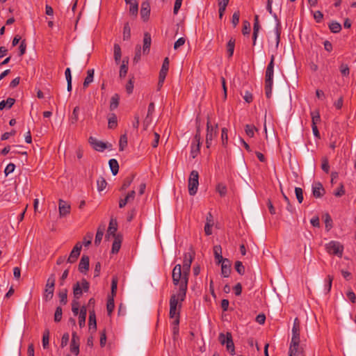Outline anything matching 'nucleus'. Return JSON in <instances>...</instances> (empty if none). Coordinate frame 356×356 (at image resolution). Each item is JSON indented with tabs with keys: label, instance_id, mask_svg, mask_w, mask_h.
<instances>
[{
	"label": "nucleus",
	"instance_id": "obj_27",
	"mask_svg": "<svg viewBox=\"0 0 356 356\" xmlns=\"http://www.w3.org/2000/svg\"><path fill=\"white\" fill-rule=\"evenodd\" d=\"M273 17H275L277 23L275 29V35H276V47H278L280 41V35H281V30L282 26L280 20L277 19V15L275 13L273 14Z\"/></svg>",
	"mask_w": 356,
	"mask_h": 356
},
{
	"label": "nucleus",
	"instance_id": "obj_63",
	"mask_svg": "<svg viewBox=\"0 0 356 356\" xmlns=\"http://www.w3.org/2000/svg\"><path fill=\"white\" fill-rule=\"evenodd\" d=\"M136 212L137 211L135 207L132 208L127 212V220L128 222H131L134 218L136 215Z\"/></svg>",
	"mask_w": 356,
	"mask_h": 356
},
{
	"label": "nucleus",
	"instance_id": "obj_18",
	"mask_svg": "<svg viewBox=\"0 0 356 356\" xmlns=\"http://www.w3.org/2000/svg\"><path fill=\"white\" fill-rule=\"evenodd\" d=\"M136 192L134 190L129 191L124 198H120L119 200V207L124 208L127 204L130 203L135 199Z\"/></svg>",
	"mask_w": 356,
	"mask_h": 356
},
{
	"label": "nucleus",
	"instance_id": "obj_39",
	"mask_svg": "<svg viewBox=\"0 0 356 356\" xmlns=\"http://www.w3.org/2000/svg\"><path fill=\"white\" fill-rule=\"evenodd\" d=\"M108 165L113 175H116L119 171V164L116 159H111L108 161Z\"/></svg>",
	"mask_w": 356,
	"mask_h": 356
},
{
	"label": "nucleus",
	"instance_id": "obj_6",
	"mask_svg": "<svg viewBox=\"0 0 356 356\" xmlns=\"http://www.w3.org/2000/svg\"><path fill=\"white\" fill-rule=\"evenodd\" d=\"M218 340L222 345H226L227 351H229L232 355L235 354L234 344L230 332H227L226 334L220 333Z\"/></svg>",
	"mask_w": 356,
	"mask_h": 356
},
{
	"label": "nucleus",
	"instance_id": "obj_42",
	"mask_svg": "<svg viewBox=\"0 0 356 356\" xmlns=\"http://www.w3.org/2000/svg\"><path fill=\"white\" fill-rule=\"evenodd\" d=\"M235 47V39L233 38H230L227 44V51L228 53L229 57H232L234 54Z\"/></svg>",
	"mask_w": 356,
	"mask_h": 356
},
{
	"label": "nucleus",
	"instance_id": "obj_28",
	"mask_svg": "<svg viewBox=\"0 0 356 356\" xmlns=\"http://www.w3.org/2000/svg\"><path fill=\"white\" fill-rule=\"evenodd\" d=\"M134 177H135V174H133V173H131L129 175H128L127 177H126L123 180V183H122L121 188H120V191H125L127 188H128L130 186V185L131 184Z\"/></svg>",
	"mask_w": 356,
	"mask_h": 356
},
{
	"label": "nucleus",
	"instance_id": "obj_35",
	"mask_svg": "<svg viewBox=\"0 0 356 356\" xmlns=\"http://www.w3.org/2000/svg\"><path fill=\"white\" fill-rule=\"evenodd\" d=\"M113 56L115 63L119 64L122 57V51L118 44H115L113 46Z\"/></svg>",
	"mask_w": 356,
	"mask_h": 356
},
{
	"label": "nucleus",
	"instance_id": "obj_2",
	"mask_svg": "<svg viewBox=\"0 0 356 356\" xmlns=\"http://www.w3.org/2000/svg\"><path fill=\"white\" fill-rule=\"evenodd\" d=\"M188 273H186V282L184 283V270L181 271V266L180 264H177L173 270L172 273V282L175 286L179 285V296L182 298H186L187 288H188Z\"/></svg>",
	"mask_w": 356,
	"mask_h": 356
},
{
	"label": "nucleus",
	"instance_id": "obj_58",
	"mask_svg": "<svg viewBox=\"0 0 356 356\" xmlns=\"http://www.w3.org/2000/svg\"><path fill=\"white\" fill-rule=\"evenodd\" d=\"M321 169L326 173L330 171V165L327 157L322 158Z\"/></svg>",
	"mask_w": 356,
	"mask_h": 356
},
{
	"label": "nucleus",
	"instance_id": "obj_13",
	"mask_svg": "<svg viewBox=\"0 0 356 356\" xmlns=\"http://www.w3.org/2000/svg\"><path fill=\"white\" fill-rule=\"evenodd\" d=\"M88 142L92 148L98 152H104L108 147L106 143L99 140L92 136L89 138Z\"/></svg>",
	"mask_w": 356,
	"mask_h": 356
},
{
	"label": "nucleus",
	"instance_id": "obj_54",
	"mask_svg": "<svg viewBox=\"0 0 356 356\" xmlns=\"http://www.w3.org/2000/svg\"><path fill=\"white\" fill-rule=\"evenodd\" d=\"M63 310L60 307H57L54 313V320L56 323H58L62 319Z\"/></svg>",
	"mask_w": 356,
	"mask_h": 356
},
{
	"label": "nucleus",
	"instance_id": "obj_33",
	"mask_svg": "<svg viewBox=\"0 0 356 356\" xmlns=\"http://www.w3.org/2000/svg\"><path fill=\"white\" fill-rule=\"evenodd\" d=\"M15 102V99L14 98L8 97L6 100H2L0 102V111L3 110L4 108H10Z\"/></svg>",
	"mask_w": 356,
	"mask_h": 356
},
{
	"label": "nucleus",
	"instance_id": "obj_49",
	"mask_svg": "<svg viewBox=\"0 0 356 356\" xmlns=\"http://www.w3.org/2000/svg\"><path fill=\"white\" fill-rule=\"evenodd\" d=\"M329 29L332 33H337L341 30V26L339 22H332L329 24Z\"/></svg>",
	"mask_w": 356,
	"mask_h": 356
},
{
	"label": "nucleus",
	"instance_id": "obj_34",
	"mask_svg": "<svg viewBox=\"0 0 356 356\" xmlns=\"http://www.w3.org/2000/svg\"><path fill=\"white\" fill-rule=\"evenodd\" d=\"M129 3H126L127 4H129V13L134 16H136L138 15V4L136 0H128Z\"/></svg>",
	"mask_w": 356,
	"mask_h": 356
},
{
	"label": "nucleus",
	"instance_id": "obj_46",
	"mask_svg": "<svg viewBox=\"0 0 356 356\" xmlns=\"http://www.w3.org/2000/svg\"><path fill=\"white\" fill-rule=\"evenodd\" d=\"M131 38V28L128 22L125 23L123 28V40H129Z\"/></svg>",
	"mask_w": 356,
	"mask_h": 356
},
{
	"label": "nucleus",
	"instance_id": "obj_44",
	"mask_svg": "<svg viewBox=\"0 0 356 356\" xmlns=\"http://www.w3.org/2000/svg\"><path fill=\"white\" fill-rule=\"evenodd\" d=\"M60 304L65 305L67 302V290L66 289H62L58 293Z\"/></svg>",
	"mask_w": 356,
	"mask_h": 356
},
{
	"label": "nucleus",
	"instance_id": "obj_20",
	"mask_svg": "<svg viewBox=\"0 0 356 356\" xmlns=\"http://www.w3.org/2000/svg\"><path fill=\"white\" fill-rule=\"evenodd\" d=\"M221 275L224 277H228L231 273V261L228 259L221 263Z\"/></svg>",
	"mask_w": 356,
	"mask_h": 356
},
{
	"label": "nucleus",
	"instance_id": "obj_56",
	"mask_svg": "<svg viewBox=\"0 0 356 356\" xmlns=\"http://www.w3.org/2000/svg\"><path fill=\"white\" fill-rule=\"evenodd\" d=\"M295 193L296 198L298 200V202L299 203H302L303 201V191L300 187H296L295 188Z\"/></svg>",
	"mask_w": 356,
	"mask_h": 356
},
{
	"label": "nucleus",
	"instance_id": "obj_23",
	"mask_svg": "<svg viewBox=\"0 0 356 356\" xmlns=\"http://www.w3.org/2000/svg\"><path fill=\"white\" fill-rule=\"evenodd\" d=\"M113 238L114 241L112 245L111 253L116 254L119 252L120 249L121 243L122 241V235L118 234V235Z\"/></svg>",
	"mask_w": 356,
	"mask_h": 356
},
{
	"label": "nucleus",
	"instance_id": "obj_22",
	"mask_svg": "<svg viewBox=\"0 0 356 356\" xmlns=\"http://www.w3.org/2000/svg\"><path fill=\"white\" fill-rule=\"evenodd\" d=\"M88 326L89 330H92L93 332H95L97 330V321H96V315L94 309L89 310V318H88Z\"/></svg>",
	"mask_w": 356,
	"mask_h": 356
},
{
	"label": "nucleus",
	"instance_id": "obj_40",
	"mask_svg": "<svg viewBox=\"0 0 356 356\" xmlns=\"http://www.w3.org/2000/svg\"><path fill=\"white\" fill-rule=\"evenodd\" d=\"M80 111V108L79 106H76L74 108L72 113L70 117V122L71 124H76L79 120V114Z\"/></svg>",
	"mask_w": 356,
	"mask_h": 356
},
{
	"label": "nucleus",
	"instance_id": "obj_7",
	"mask_svg": "<svg viewBox=\"0 0 356 356\" xmlns=\"http://www.w3.org/2000/svg\"><path fill=\"white\" fill-rule=\"evenodd\" d=\"M55 282L56 276L54 274H51L47 280L44 292V299L46 301L50 300L54 296Z\"/></svg>",
	"mask_w": 356,
	"mask_h": 356
},
{
	"label": "nucleus",
	"instance_id": "obj_36",
	"mask_svg": "<svg viewBox=\"0 0 356 356\" xmlns=\"http://www.w3.org/2000/svg\"><path fill=\"white\" fill-rule=\"evenodd\" d=\"M120 102V95L117 93L114 94L111 98L110 102V110L113 111L118 108Z\"/></svg>",
	"mask_w": 356,
	"mask_h": 356
},
{
	"label": "nucleus",
	"instance_id": "obj_55",
	"mask_svg": "<svg viewBox=\"0 0 356 356\" xmlns=\"http://www.w3.org/2000/svg\"><path fill=\"white\" fill-rule=\"evenodd\" d=\"M141 57V47L139 44H137L135 47V55L134 57V62L138 63L140 60Z\"/></svg>",
	"mask_w": 356,
	"mask_h": 356
},
{
	"label": "nucleus",
	"instance_id": "obj_11",
	"mask_svg": "<svg viewBox=\"0 0 356 356\" xmlns=\"http://www.w3.org/2000/svg\"><path fill=\"white\" fill-rule=\"evenodd\" d=\"M195 252L193 250H191L190 252L184 254V261H183V269L184 270V276H186V273H190L191 266L192 261L194 259ZM184 282H186V277H184Z\"/></svg>",
	"mask_w": 356,
	"mask_h": 356
},
{
	"label": "nucleus",
	"instance_id": "obj_15",
	"mask_svg": "<svg viewBox=\"0 0 356 356\" xmlns=\"http://www.w3.org/2000/svg\"><path fill=\"white\" fill-rule=\"evenodd\" d=\"M58 209L60 216L65 217L70 214L71 211V206L67 202L60 199L58 201Z\"/></svg>",
	"mask_w": 356,
	"mask_h": 356
},
{
	"label": "nucleus",
	"instance_id": "obj_14",
	"mask_svg": "<svg viewBox=\"0 0 356 356\" xmlns=\"http://www.w3.org/2000/svg\"><path fill=\"white\" fill-rule=\"evenodd\" d=\"M82 245L80 242H78L71 251L70 256L68 257L67 261L70 264L74 263L80 255Z\"/></svg>",
	"mask_w": 356,
	"mask_h": 356
},
{
	"label": "nucleus",
	"instance_id": "obj_37",
	"mask_svg": "<svg viewBox=\"0 0 356 356\" xmlns=\"http://www.w3.org/2000/svg\"><path fill=\"white\" fill-rule=\"evenodd\" d=\"M229 3V1H225V0H218V13H219V17L220 19L222 18V16L225 13V11L226 10V7L227 6Z\"/></svg>",
	"mask_w": 356,
	"mask_h": 356
},
{
	"label": "nucleus",
	"instance_id": "obj_17",
	"mask_svg": "<svg viewBox=\"0 0 356 356\" xmlns=\"http://www.w3.org/2000/svg\"><path fill=\"white\" fill-rule=\"evenodd\" d=\"M312 194L316 198H320L323 196L325 189L321 182L317 181L312 184Z\"/></svg>",
	"mask_w": 356,
	"mask_h": 356
},
{
	"label": "nucleus",
	"instance_id": "obj_41",
	"mask_svg": "<svg viewBox=\"0 0 356 356\" xmlns=\"http://www.w3.org/2000/svg\"><path fill=\"white\" fill-rule=\"evenodd\" d=\"M333 279V276L330 275H328L325 279L324 292L325 294H327L330 291Z\"/></svg>",
	"mask_w": 356,
	"mask_h": 356
},
{
	"label": "nucleus",
	"instance_id": "obj_10",
	"mask_svg": "<svg viewBox=\"0 0 356 356\" xmlns=\"http://www.w3.org/2000/svg\"><path fill=\"white\" fill-rule=\"evenodd\" d=\"M218 124L213 126L210 124L208 120L207 123V136H206V145L207 148H209L211 145L212 140L217 136L218 134Z\"/></svg>",
	"mask_w": 356,
	"mask_h": 356
},
{
	"label": "nucleus",
	"instance_id": "obj_59",
	"mask_svg": "<svg viewBox=\"0 0 356 356\" xmlns=\"http://www.w3.org/2000/svg\"><path fill=\"white\" fill-rule=\"evenodd\" d=\"M250 33V24L248 21H243L242 33L244 35H249Z\"/></svg>",
	"mask_w": 356,
	"mask_h": 356
},
{
	"label": "nucleus",
	"instance_id": "obj_47",
	"mask_svg": "<svg viewBox=\"0 0 356 356\" xmlns=\"http://www.w3.org/2000/svg\"><path fill=\"white\" fill-rule=\"evenodd\" d=\"M115 308L114 297H108L107 300L106 309L108 315L111 316Z\"/></svg>",
	"mask_w": 356,
	"mask_h": 356
},
{
	"label": "nucleus",
	"instance_id": "obj_16",
	"mask_svg": "<svg viewBox=\"0 0 356 356\" xmlns=\"http://www.w3.org/2000/svg\"><path fill=\"white\" fill-rule=\"evenodd\" d=\"M118 229V222L116 219H114L113 218H111L109 222L108 228L107 230V234H106V239L108 240L110 236H112L113 237H115L118 234H116V232Z\"/></svg>",
	"mask_w": 356,
	"mask_h": 356
},
{
	"label": "nucleus",
	"instance_id": "obj_53",
	"mask_svg": "<svg viewBox=\"0 0 356 356\" xmlns=\"http://www.w3.org/2000/svg\"><path fill=\"white\" fill-rule=\"evenodd\" d=\"M235 270L239 275H243L245 273V267L243 263L240 261H236L234 265Z\"/></svg>",
	"mask_w": 356,
	"mask_h": 356
},
{
	"label": "nucleus",
	"instance_id": "obj_38",
	"mask_svg": "<svg viewBox=\"0 0 356 356\" xmlns=\"http://www.w3.org/2000/svg\"><path fill=\"white\" fill-rule=\"evenodd\" d=\"M200 145L201 141H199V143H195L194 141V143L191 144V155L193 159H195L200 153Z\"/></svg>",
	"mask_w": 356,
	"mask_h": 356
},
{
	"label": "nucleus",
	"instance_id": "obj_5",
	"mask_svg": "<svg viewBox=\"0 0 356 356\" xmlns=\"http://www.w3.org/2000/svg\"><path fill=\"white\" fill-rule=\"evenodd\" d=\"M199 186V173L197 170H192L188 181V193L190 195L197 193Z\"/></svg>",
	"mask_w": 356,
	"mask_h": 356
},
{
	"label": "nucleus",
	"instance_id": "obj_12",
	"mask_svg": "<svg viewBox=\"0 0 356 356\" xmlns=\"http://www.w3.org/2000/svg\"><path fill=\"white\" fill-rule=\"evenodd\" d=\"M79 344L80 338L78 336L76 332L74 331L72 333V340L70 344V351L75 355H78L79 353Z\"/></svg>",
	"mask_w": 356,
	"mask_h": 356
},
{
	"label": "nucleus",
	"instance_id": "obj_31",
	"mask_svg": "<svg viewBox=\"0 0 356 356\" xmlns=\"http://www.w3.org/2000/svg\"><path fill=\"white\" fill-rule=\"evenodd\" d=\"M118 126V118L115 113H110L108 117V127L113 129Z\"/></svg>",
	"mask_w": 356,
	"mask_h": 356
},
{
	"label": "nucleus",
	"instance_id": "obj_61",
	"mask_svg": "<svg viewBox=\"0 0 356 356\" xmlns=\"http://www.w3.org/2000/svg\"><path fill=\"white\" fill-rule=\"evenodd\" d=\"M240 12L236 11L234 13L232 18V23L234 27H236L239 23Z\"/></svg>",
	"mask_w": 356,
	"mask_h": 356
},
{
	"label": "nucleus",
	"instance_id": "obj_50",
	"mask_svg": "<svg viewBox=\"0 0 356 356\" xmlns=\"http://www.w3.org/2000/svg\"><path fill=\"white\" fill-rule=\"evenodd\" d=\"M49 330L48 329H46L43 332L42 336V346L45 349L49 346Z\"/></svg>",
	"mask_w": 356,
	"mask_h": 356
},
{
	"label": "nucleus",
	"instance_id": "obj_26",
	"mask_svg": "<svg viewBox=\"0 0 356 356\" xmlns=\"http://www.w3.org/2000/svg\"><path fill=\"white\" fill-rule=\"evenodd\" d=\"M213 254L217 264H220L222 261H225V258L222 256V248L220 245H215L213 247Z\"/></svg>",
	"mask_w": 356,
	"mask_h": 356
},
{
	"label": "nucleus",
	"instance_id": "obj_51",
	"mask_svg": "<svg viewBox=\"0 0 356 356\" xmlns=\"http://www.w3.org/2000/svg\"><path fill=\"white\" fill-rule=\"evenodd\" d=\"M254 131H257V129L255 127V126L252 124H246L245 127V131L246 134L249 137H253L254 134Z\"/></svg>",
	"mask_w": 356,
	"mask_h": 356
},
{
	"label": "nucleus",
	"instance_id": "obj_21",
	"mask_svg": "<svg viewBox=\"0 0 356 356\" xmlns=\"http://www.w3.org/2000/svg\"><path fill=\"white\" fill-rule=\"evenodd\" d=\"M150 14V6L147 1H143L141 4L140 15L143 21H147L149 19Z\"/></svg>",
	"mask_w": 356,
	"mask_h": 356
},
{
	"label": "nucleus",
	"instance_id": "obj_1",
	"mask_svg": "<svg viewBox=\"0 0 356 356\" xmlns=\"http://www.w3.org/2000/svg\"><path fill=\"white\" fill-rule=\"evenodd\" d=\"M300 322L296 318L292 327V338L289 350V356H305L303 348L300 344Z\"/></svg>",
	"mask_w": 356,
	"mask_h": 356
},
{
	"label": "nucleus",
	"instance_id": "obj_48",
	"mask_svg": "<svg viewBox=\"0 0 356 356\" xmlns=\"http://www.w3.org/2000/svg\"><path fill=\"white\" fill-rule=\"evenodd\" d=\"M97 184L98 191L101 192L106 188L107 182L104 177H101L97 179Z\"/></svg>",
	"mask_w": 356,
	"mask_h": 356
},
{
	"label": "nucleus",
	"instance_id": "obj_43",
	"mask_svg": "<svg viewBox=\"0 0 356 356\" xmlns=\"http://www.w3.org/2000/svg\"><path fill=\"white\" fill-rule=\"evenodd\" d=\"M312 117V126L316 125L321 121V116L319 111L316 110L311 112Z\"/></svg>",
	"mask_w": 356,
	"mask_h": 356
},
{
	"label": "nucleus",
	"instance_id": "obj_45",
	"mask_svg": "<svg viewBox=\"0 0 356 356\" xmlns=\"http://www.w3.org/2000/svg\"><path fill=\"white\" fill-rule=\"evenodd\" d=\"M216 191L220 194L221 197L225 196L227 192V186L222 183H219L217 184Z\"/></svg>",
	"mask_w": 356,
	"mask_h": 356
},
{
	"label": "nucleus",
	"instance_id": "obj_19",
	"mask_svg": "<svg viewBox=\"0 0 356 356\" xmlns=\"http://www.w3.org/2000/svg\"><path fill=\"white\" fill-rule=\"evenodd\" d=\"M152 44V38L151 35L148 32H145L144 33L143 37V52L144 54H148L150 50V47Z\"/></svg>",
	"mask_w": 356,
	"mask_h": 356
},
{
	"label": "nucleus",
	"instance_id": "obj_29",
	"mask_svg": "<svg viewBox=\"0 0 356 356\" xmlns=\"http://www.w3.org/2000/svg\"><path fill=\"white\" fill-rule=\"evenodd\" d=\"M104 230H105L104 225H99V227L97 228L96 236H95V245H99L100 244L102 237H103V235H104Z\"/></svg>",
	"mask_w": 356,
	"mask_h": 356
},
{
	"label": "nucleus",
	"instance_id": "obj_30",
	"mask_svg": "<svg viewBox=\"0 0 356 356\" xmlns=\"http://www.w3.org/2000/svg\"><path fill=\"white\" fill-rule=\"evenodd\" d=\"M95 71L93 69H90L87 71V76L85 78L83 87L86 88L93 81Z\"/></svg>",
	"mask_w": 356,
	"mask_h": 356
},
{
	"label": "nucleus",
	"instance_id": "obj_3",
	"mask_svg": "<svg viewBox=\"0 0 356 356\" xmlns=\"http://www.w3.org/2000/svg\"><path fill=\"white\" fill-rule=\"evenodd\" d=\"M275 57L273 55L270 63L266 70L265 74V93L267 98H270L273 84V69Z\"/></svg>",
	"mask_w": 356,
	"mask_h": 356
},
{
	"label": "nucleus",
	"instance_id": "obj_32",
	"mask_svg": "<svg viewBox=\"0 0 356 356\" xmlns=\"http://www.w3.org/2000/svg\"><path fill=\"white\" fill-rule=\"evenodd\" d=\"M129 58H124L122 61V65L120 70V77L124 78L126 76L128 71Z\"/></svg>",
	"mask_w": 356,
	"mask_h": 356
},
{
	"label": "nucleus",
	"instance_id": "obj_25",
	"mask_svg": "<svg viewBox=\"0 0 356 356\" xmlns=\"http://www.w3.org/2000/svg\"><path fill=\"white\" fill-rule=\"evenodd\" d=\"M169 58L168 57L165 58L162 64L161 69L159 72V76H161V81L163 79H165L166 75L168 74L169 70Z\"/></svg>",
	"mask_w": 356,
	"mask_h": 356
},
{
	"label": "nucleus",
	"instance_id": "obj_60",
	"mask_svg": "<svg viewBox=\"0 0 356 356\" xmlns=\"http://www.w3.org/2000/svg\"><path fill=\"white\" fill-rule=\"evenodd\" d=\"M93 238V234L92 232H88L83 238V245L85 246H88L91 244L92 239Z\"/></svg>",
	"mask_w": 356,
	"mask_h": 356
},
{
	"label": "nucleus",
	"instance_id": "obj_9",
	"mask_svg": "<svg viewBox=\"0 0 356 356\" xmlns=\"http://www.w3.org/2000/svg\"><path fill=\"white\" fill-rule=\"evenodd\" d=\"M325 250L330 254L341 257L343 252V246L338 241H331L325 244Z\"/></svg>",
	"mask_w": 356,
	"mask_h": 356
},
{
	"label": "nucleus",
	"instance_id": "obj_62",
	"mask_svg": "<svg viewBox=\"0 0 356 356\" xmlns=\"http://www.w3.org/2000/svg\"><path fill=\"white\" fill-rule=\"evenodd\" d=\"M340 72L343 76H347L350 74V69L346 64L342 63L339 67Z\"/></svg>",
	"mask_w": 356,
	"mask_h": 356
},
{
	"label": "nucleus",
	"instance_id": "obj_64",
	"mask_svg": "<svg viewBox=\"0 0 356 356\" xmlns=\"http://www.w3.org/2000/svg\"><path fill=\"white\" fill-rule=\"evenodd\" d=\"M345 194V189L343 184H340L339 187L334 192L336 197H341Z\"/></svg>",
	"mask_w": 356,
	"mask_h": 356
},
{
	"label": "nucleus",
	"instance_id": "obj_24",
	"mask_svg": "<svg viewBox=\"0 0 356 356\" xmlns=\"http://www.w3.org/2000/svg\"><path fill=\"white\" fill-rule=\"evenodd\" d=\"M89 257L88 256L83 255L79 264V270L81 273H86L89 269Z\"/></svg>",
	"mask_w": 356,
	"mask_h": 356
},
{
	"label": "nucleus",
	"instance_id": "obj_57",
	"mask_svg": "<svg viewBox=\"0 0 356 356\" xmlns=\"http://www.w3.org/2000/svg\"><path fill=\"white\" fill-rule=\"evenodd\" d=\"M117 287H118V278L116 277H113L112 278V281H111V297H114L115 296Z\"/></svg>",
	"mask_w": 356,
	"mask_h": 356
},
{
	"label": "nucleus",
	"instance_id": "obj_52",
	"mask_svg": "<svg viewBox=\"0 0 356 356\" xmlns=\"http://www.w3.org/2000/svg\"><path fill=\"white\" fill-rule=\"evenodd\" d=\"M325 225L327 231H330L332 227V219L329 213H326L325 216Z\"/></svg>",
	"mask_w": 356,
	"mask_h": 356
},
{
	"label": "nucleus",
	"instance_id": "obj_4",
	"mask_svg": "<svg viewBox=\"0 0 356 356\" xmlns=\"http://www.w3.org/2000/svg\"><path fill=\"white\" fill-rule=\"evenodd\" d=\"M185 298L179 296V292L172 294L170 298V312L169 316L170 318H174L175 316H179V310L181 306V302L184 300Z\"/></svg>",
	"mask_w": 356,
	"mask_h": 356
},
{
	"label": "nucleus",
	"instance_id": "obj_8",
	"mask_svg": "<svg viewBox=\"0 0 356 356\" xmlns=\"http://www.w3.org/2000/svg\"><path fill=\"white\" fill-rule=\"evenodd\" d=\"M90 284L86 279H82L81 282H77L73 286V294L76 299H79L83 292L89 291Z\"/></svg>",
	"mask_w": 356,
	"mask_h": 356
}]
</instances>
